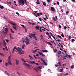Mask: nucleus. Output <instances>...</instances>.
Wrapping results in <instances>:
<instances>
[{"mask_svg":"<svg viewBox=\"0 0 76 76\" xmlns=\"http://www.w3.org/2000/svg\"><path fill=\"white\" fill-rule=\"evenodd\" d=\"M14 49H13V51H12L13 53H14V51H16V50H15V49L16 50H17V51L19 52L20 54H22V52H21V49H20V48H16L15 47H14Z\"/></svg>","mask_w":76,"mask_h":76,"instance_id":"obj_1","label":"nucleus"},{"mask_svg":"<svg viewBox=\"0 0 76 76\" xmlns=\"http://www.w3.org/2000/svg\"><path fill=\"white\" fill-rule=\"evenodd\" d=\"M18 4L19 5L22 6L25 4V2L24 0H18Z\"/></svg>","mask_w":76,"mask_h":76,"instance_id":"obj_2","label":"nucleus"},{"mask_svg":"<svg viewBox=\"0 0 76 76\" xmlns=\"http://www.w3.org/2000/svg\"><path fill=\"white\" fill-rule=\"evenodd\" d=\"M30 35L31 36V37H33L34 39L35 40H37L38 39H37V37H36L35 36V34H30Z\"/></svg>","mask_w":76,"mask_h":76,"instance_id":"obj_3","label":"nucleus"},{"mask_svg":"<svg viewBox=\"0 0 76 76\" xmlns=\"http://www.w3.org/2000/svg\"><path fill=\"white\" fill-rule=\"evenodd\" d=\"M5 32H4V31H3L2 33H3L4 32V34H7V32H8V28H5Z\"/></svg>","mask_w":76,"mask_h":76,"instance_id":"obj_4","label":"nucleus"},{"mask_svg":"<svg viewBox=\"0 0 76 76\" xmlns=\"http://www.w3.org/2000/svg\"><path fill=\"white\" fill-rule=\"evenodd\" d=\"M15 61H16V62L15 63L16 65H18V64H19V60H18L16 59H15Z\"/></svg>","mask_w":76,"mask_h":76,"instance_id":"obj_5","label":"nucleus"},{"mask_svg":"<svg viewBox=\"0 0 76 76\" xmlns=\"http://www.w3.org/2000/svg\"><path fill=\"white\" fill-rule=\"evenodd\" d=\"M39 54H40V56H42L43 57H45V55L43 54V53H42L39 52L38 53Z\"/></svg>","mask_w":76,"mask_h":76,"instance_id":"obj_6","label":"nucleus"},{"mask_svg":"<svg viewBox=\"0 0 76 76\" xmlns=\"http://www.w3.org/2000/svg\"><path fill=\"white\" fill-rule=\"evenodd\" d=\"M23 64L24 66H28V67H30V65L26 63H24Z\"/></svg>","mask_w":76,"mask_h":76,"instance_id":"obj_7","label":"nucleus"},{"mask_svg":"<svg viewBox=\"0 0 76 76\" xmlns=\"http://www.w3.org/2000/svg\"><path fill=\"white\" fill-rule=\"evenodd\" d=\"M50 42H51V43H52V44H55L56 46L57 45H56V43H55V42H54V40H53V41H50Z\"/></svg>","mask_w":76,"mask_h":76,"instance_id":"obj_8","label":"nucleus"},{"mask_svg":"<svg viewBox=\"0 0 76 76\" xmlns=\"http://www.w3.org/2000/svg\"><path fill=\"white\" fill-rule=\"evenodd\" d=\"M51 10L53 12H54V11H55V9L53 7H51Z\"/></svg>","mask_w":76,"mask_h":76,"instance_id":"obj_9","label":"nucleus"},{"mask_svg":"<svg viewBox=\"0 0 76 76\" xmlns=\"http://www.w3.org/2000/svg\"><path fill=\"white\" fill-rule=\"evenodd\" d=\"M8 62L9 64H10V65H12V63H11V61H10V60H8Z\"/></svg>","mask_w":76,"mask_h":76,"instance_id":"obj_10","label":"nucleus"},{"mask_svg":"<svg viewBox=\"0 0 76 76\" xmlns=\"http://www.w3.org/2000/svg\"><path fill=\"white\" fill-rule=\"evenodd\" d=\"M35 28L36 30H39V28L38 26H36Z\"/></svg>","mask_w":76,"mask_h":76,"instance_id":"obj_11","label":"nucleus"},{"mask_svg":"<svg viewBox=\"0 0 76 76\" xmlns=\"http://www.w3.org/2000/svg\"><path fill=\"white\" fill-rule=\"evenodd\" d=\"M3 42L4 43L3 45H4V47H6V42H5V41H4Z\"/></svg>","mask_w":76,"mask_h":76,"instance_id":"obj_12","label":"nucleus"},{"mask_svg":"<svg viewBox=\"0 0 76 76\" xmlns=\"http://www.w3.org/2000/svg\"><path fill=\"white\" fill-rule=\"evenodd\" d=\"M21 60L23 61V62H24V63H26V61H25L23 58H21Z\"/></svg>","mask_w":76,"mask_h":76,"instance_id":"obj_13","label":"nucleus"},{"mask_svg":"<svg viewBox=\"0 0 76 76\" xmlns=\"http://www.w3.org/2000/svg\"><path fill=\"white\" fill-rule=\"evenodd\" d=\"M46 42L47 43V44H49V45H52V44H51V43L48 42Z\"/></svg>","mask_w":76,"mask_h":76,"instance_id":"obj_14","label":"nucleus"},{"mask_svg":"<svg viewBox=\"0 0 76 76\" xmlns=\"http://www.w3.org/2000/svg\"><path fill=\"white\" fill-rule=\"evenodd\" d=\"M53 51L54 53H57V49H53Z\"/></svg>","mask_w":76,"mask_h":76,"instance_id":"obj_15","label":"nucleus"},{"mask_svg":"<svg viewBox=\"0 0 76 76\" xmlns=\"http://www.w3.org/2000/svg\"><path fill=\"white\" fill-rule=\"evenodd\" d=\"M41 69H42L41 68V67L40 66H39L37 68V69L38 70V69H39L40 70H41Z\"/></svg>","mask_w":76,"mask_h":76,"instance_id":"obj_16","label":"nucleus"},{"mask_svg":"<svg viewBox=\"0 0 76 76\" xmlns=\"http://www.w3.org/2000/svg\"><path fill=\"white\" fill-rule=\"evenodd\" d=\"M0 55L1 56L3 57H4V54H3V53H0Z\"/></svg>","mask_w":76,"mask_h":76,"instance_id":"obj_17","label":"nucleus"},{"mask_svg":"<svg viewBox=\"0 0 76 76\" xmlns=\"http://www.w3.org/2000/svg\"><path fill=\"white\" fill-rule=\"evenodd\" d=\"M26 44H27V45H28V44H30L29 43V41H26Z\"/></svg>","mask_w":76,"mask_h":76,"instance_id":"obj_18","label":"nucleus"},{"mask_svg":"<svg viewBox=\"0 0 76 76\" xmlns=\"http://www.w3.org/2000/svg\"><path fill=\"white\" fill-rule=\"evenodd\" d=\"M37 50H39V49H37L36 50H35L33 52V53H35L36 52V51H37Z\"/></svg>","mask_w":76,"mask_h":76,"instance_id":"obj_19","label":"nucleus"},{"mask_svg":"<svg viewBox=\"0 0 76 76\" xmlns=\"http://www.w3.org/2000/svg\"><path fill=\"white\" fill-rule=\"evenodd\" d=\"M42 3H43V5H44L45 6H46V3H45V2H44L42 1Z\"/></svg>","mask_w":76,"mask_h":76,"instance_id":"obj_20","label":"nucleus"},{"mask_svg":"<svg viewBox=\"0 0 76 76\" xmlns=\"http://www.w3.org/2000/svg\"><path fill=\"white\" fill-rule=\"evenodd\" d=\"M39 0H37V2H36V3L37 4H40V3H39Z\"/></svg>","mask_w":76,"mask_h":76,"instance_id":"obj_21","label":"nucleus"},{"mask_svg":"<svg viewBox=\"0 0 76 76\" xmlns=\"http://www.w3.org/2000/svg\"><path fill=\"white\" fill-rule=\"evenodd\" d=\"M3 8H4V7L1 5H0V9H3Z\"/></svg>","mask_w":76,"mask_h":76,"instance_id":"obj_22","label":"nucleus"},{"mask_svg":"<svg viewBox=\"0 0 76 76\" xmlns=\"http://www.w3.org/2000/svg\"><path fill=\"white\" fill-rule=\"evenodd\" d=\"M42 51L43 52H45V53H47V52H48V51L47 50H42Z\"/></svg>","mask_w":76,"mask_h":76,"instance_id":"obj_23","label":"nucleus"},{"mask_svg":"<svg viewBox=\"0 0 76 76\" xmlns=\"http://www.w3.org/2000/svg\"><path fill=\"white\" fill-rule=\"evenodd\" d=\"M30 62L31 63V64H35V62L33 61V62L32 61H30Z\"/></svg>","mask_w":76,"mask_h":76,"instance_id":"obj_24","label":"nucleus"},{"mask_svg":"<svg viewBox=\"0 0 76 76\" xmlns=\"http://www.w3.org/2000/svg\"><path fill=\"white\" fill-rule=\"evenodd\" d=\"M41 60L43 63H45V60H43V58H41Z\"/></svg>","mask_w":76,"mask_h":76,"instance_id":"obj_25","label":"nucleus"},{"mask_svg":"<svg viewBox=\"0 0 76 76\" xmlns=\"http://www.w3.org/2000/svg\"><path fill=\"white\" fill-rule=\"evenodd\" d=\"M10 56H9L8 57V60H10V58H10Z\"/></svg>","mask_w":76,"mask_h":76,"instance_id":"obj_26","label":"nucleus"},{"mask_svg":"<svg viewBox=\"0 0 76 76\" xmlns=\"http://www.w3.org/2000/svg\"><path fill=\"white\" fill-rule=\"evenodd\" d=\"M59 44H60V45H61V47H62V48H63V49H64V48H63V45H62L60 43H59Z\"/></svg>","mask_w":76,"mask_h":76,"instance_id":"obj_27","label":"nucleus"},{"mask_svg":"<svg viewBox=\"0 0 76 76\" xmlns=\"http://www.w3.org/2000/svg\"><path fill=\"white\" fill-rule=\"evenodd\" d=\"M57 37H58L59 38H60V39H62L61 37V36H60L58 35L57 36Z\"/></svg>","mask_w":76,"mask_h":76,"instance_id":"obj_28","label":"nucleus"},{"mask_svg":"<svg viewBox=\"0 0 76 76\" xmlns=\"http://www.w3.org/2000/svg\"><path fill=\"white\" fill-rule=\"evenodd\" d=\"M58 54H59H59H61V51H59L58 52Z\"/></svg>","mask_w":76,"mask_h":76,"instance_id":"obj_29","label":"nucleus"},{"mask_svg":"<svg viewBox=\"0 0 76 76\" xmlns=\"http://www.w3.org/2000/svg\"><path fill=\"white\" fill-rule=\"evenodd\" d=\"M21 26L23 28H25V27L24 26V25H21Z\"/></svg>","mask_w":76,"mask_h":76,"instance_id":"obj_30","label":"nucleus"},{"mask_svg":"<svg viewBox=\"0 0 76 76\" xmlns=\"http://www.w3.org/2000/svg\"><path fill=\"white\" fill-rule=\"evenodd\" d=\"M64 69H60V72H63V71Z\"/></svg>","mask_w":76,"mask_h":76,"instance_id":"obj_31","label":"nucleus"},{"mask_svg":"<svg viewBox=\"0 0 76 76\" xmlns=\"http://www.w3.org/2000/svg\"><path fill=\"white\" fill-rule=\"evenodd\" d=\"M12 28H14V29H15L16 31L17 30V29H16V27L13 26Z\"/></svg>","mask_w":76,"mask_h":76,"instance_id":"obj_32","label":"nucleus"},{"mask_svg":"<svg viewBox=\"0 0 76 76\" xmlns=\"http://www.w3.org/2000/svg\"><path fill=\"white\" fill-rule=\"evenodd\" d=\"M25 29V32H27V29H26V27H25V28H24Z\"/></svg>","mask_w":76,"mask_h":76,"instance_id":"obj_33","label":"nucleus"},{"mask_svg":"<svg viewBox=\"0 0 76 76\" xmlns=\"http://www.w3.org/2000/svg\"><path fill=\"white\" fill-rule=\"evenodd\" d=\"M34 15H35V16H36V17H38V16H37V14H36L35 13H33Z\"/></svg>","mask_w":76,"mask_h":76,"instance_id":"obj_34","label":"nucleus"},{"mask_svg":"<svg viewBox=\"0 0 76 76\" xmlns=\"http://www.w3.org/2000/svg\"><path fill=\"white\" fill-rule=\"evenodd\" d=\"M71 38V36L70 35H69V40H70V39Z\"/></svg>","mask_w":76,"mask_h":76,"instance_id":"obj_35","label":"nucleus"},{"mask_svg":"<svg viewBox=\"0 0 76 76\" xmlns=\"http://www.w3.org/2000/svg\"><path fill=\"white\" fill-rule=\"evenodd\" d=\"M67 57H69V58H71V56L69 55H67Z\"/></svg>","mask_w":76,"mask_h":76,"instance_id":"obj_36","label":"nucleus"},{"mask_svg":"<svg viewBox=\"0 0 76 76\" xmlns=\"http://www.w3.org/2000/svg\"><path fill=\"white\" fill-rule=\"evenodd\" d=\"M26 41H29V39H28V38L27 37H26Z\"/></svg>","mask_w":76,"mask_h":76,"instance_id":"obj_37","label":"nucleus"},{"mask_svg":"<svg viewBox=\"0 0 76 76\" xmlns=\"http://www.w3.org/2000/svg\"><path fill=\"white\" fill-rule=\"evenodd\" d=\"M28 37H29L31 39L32 38V39H33V38L32 37H31V36L30 35H29L28 36Z\"/></svg>","mask_w":76,"mask_h":76,"instance_id":"obj_38","label":"nucleus"},{"mask_svg":"<svg viewBox=\"0 0 76 76\" xmlns=\"http://www.w3.org/2000/svg\"><path fill=\"white\" fill-rule=\"evenodd\" d=\"M7 48V46H6L5 48H4L3 49V50H5V49H6V48Z\"/></svg>","mask_w":76,"mask_h":76,"instance_id":"obj_39","label":"nucleus"},{"mask_svg":"<svg viewBox=\"0 0 76 76\" xmlns=\"http://www.w3.org/2000/svg\"><path fill=\"white\" fill-rule=\"evenodd\" d=\"M74 65H72L71 66V69H73V68H74Z\"/></svg>","mask_w":76,"mask_h":76,"instance_id":"obj_40","label":"nucleus"},{"mask_svg":"<svg viewBox=\"0 0 76 76\" xmlns=\"http://www.w3.org/2000/svg\"><path fill=\"white\" fill-rule=\"evenodd\" d=\"M5 65L7 67L8 65H9V64L7 63H5Z\"/></svg>","mask_w":76,"mask_h":76,"instance_id":"obj_41","label":"nucleus"},{"mask_svg":"<svg viewBox=\"0 0 76 76\" xmlns=\"http://www.w3.org/2000/svg\"><path fill=\"white\" fill-rule=\"evenodd\" d=\"M40 37H41V39H43V36H42V35H41L40 36Z\"/></svg>","mask_w":76,"mask_h":76,"instance_id":"obj_42","label":"nucleus"},{"mask_svg":"<svg viewBox=\"0 0 76 76\" xmlns=\"http://www.w3.org/2000/svg\"><path fill=\"white\" fill-rule=\"evenodd\" d=\"M61 36L63 38H64V34H61Z\"/></svg>","mask_w":76,"mask_h":76,"instance_id":"obj_43","label":"nucleus"},{"mask_svg":"<svg viewBox=\"0 0 76 76\" xmlns=\"http://www.w3.org/2000/svg\"><path fill=\"white\" fill-rule=\"evenodd\" d=\"M29 57H30V58L31 59H32V56H31L30 55L29 56Z\"/></svg>","mask_w":76,"mask_h":76,"instance_id":"obj_44","label":"nucleus"},{"mask_svg":"<svg viewBox=\"0 0 76 76\" xmlns=\"http://www.w3.org/2000/svg\"><path fill=\"white\" fill-rule=\"evenodd\" d=\"M75 41V39H72V42H73V41Z\"/></svg>","mask_w":76,"mask_h":76,"instance_id":"obj_45","label":"nucleus"},{"mask_svg":"<svg viewBox=\"0 0 76 76\" xmlns=\"http://www.w3.org/2000/svg\"><path fill=\"white\" fill-rule=\"evenodd\" d=\"M11 31L12 33H14V31H13V30H12V29H11Z\"/></svg>","mask_w":76,"mask_h":76,"instance_id":"obj_46","label":"nucleus"},{"mask_svg":"<svg viewBox=\"0 0 76 76\" xmlns=\"http://www.w3.org/2000/svg\"><path fill=\"white\" fill-rule=\"evenodd\" d=\"M52 37H53V38H54V39H55L56 40V37H54V36H52Z\"/></svg>","mask_w":76,"mask_h":76,"instance_id":"obj_47","label":"nucleus"},{"mask_svg":"<svg viewBox=\"0 0 76 76\" xmlns=\"http://www.w3.org/2000/svg\"><path fill=\"white\" fill-rule=\"evenodd\" d=\"M49 23H50V24H51L52 25H53V23L50 22Z\"/></svg>","mask_w":76,"mask_h":76,"instance_id":"obj_48","label":"nucleus"},{"mask_svg":"<svg viewBox=\"0 0 76 76\" xmlns=\"http://www.w3.org/2000/svg\"><path fill=\"white\" fill-rule=\"evenodd\" d=\"M46 34H47L48 36V35H49V34H49V33H48V32H46Z\"/></svg>","mask_w":76,"mask_h":76,"instance_id":"obj_49","label":"nucleus"},{"mask_svg":"<svg viewBox=\"0 0 76 76\" xmlns=\"http://www.w3.org/2000/svg\"><path fill=\"white\" fill-rule=\"evenodd\" d=\"M53 20H54L55 21H56V18H55L54 17H53Z\"/></svg>","mask_w":76,"mask_h":76,"instance_id":"obj_50","label":"nucleus"},{"mask_svg":"<svg viewBox=\"0 0 76 76\" xmlns=\"http://www.w3.org/2000/svg\"><path fill=\"white\" fill-rule=\"evenodd\" d=\"M43 20V22H45V23H46V24L47 25H48V24H47V23L46 22H45V21L43 20Z\"/></svg>","mask_w":76,"mask_h":76,"instance_id":"obj_51","label":"nucleus"},{"mask_svg":"<svg viewBox=\"0 0 76 76\" xmlns=\"http://www.w3.org/2000/svg\"><path fill=\"white\" fill-rule=\"evenodd\" d=\"M16 14H17V15H18V16H19V13L17 12H16Z\"/></svg>","mask_w":76,"mask_h":76,"instance_id":"obj_52","label":"nucleus"},{"mask_svg":"<svg viewBox=\"0 0 76 76\" xmlns=\"http://www.w3.org/2000/svg\"><path fill=\"white\" fill-rule=\"evenodd\" d=\"M59 50H61V51H63V49L61 48H60Z\"/></svg>","mask_w":76,"mask_h":76,"instance_id":"obj_53","label":"nucleus"},{"mask_svg":"<svg viewBox=\"0 0 76 76\" xmlns=\"http://www.w3.org/2000/svg\"><path fill=\"white\" fill-rule=\"evenodd\" d=\"M50 34L51 36H53V34H52V33H51V32H50Z\"/></svg>","mask_w":76,"mask_h":76,"instance_id":"obj_54","label":"nucleus"},{"mask_svg":"<svg viewBox=\"0 0 76 76\" xmlns=\"http://www.w3.org/2000/svg\"><path fill=\"white\" fill-rule=\"evenodd\" d=\"M10 38H11V39H14V38H13L12 37V36H10Z\"/></svg>","mask_w":76,"mask_h":76,"instance_id":"obj_55","label":"nucleus"},{"mask_svg":"<svg viewBox=\"0 0 76 76\" xmlns=\"http://www.w3.org/2000/svg\"><path fill=\"white\" fill-rule=\"evenodd\" d=\"M44 29H46L47 31H49V30H48V29H47L45 28H44Z\"/></svg>","mask_w":76,"mask_h":76,"instance_id":"obj_56","label":"nucleus"},{"mask_svg":"<svg viewBox=\"0 0 76 76\" xmlns=\"http://www.w3.org/2000/svg\"><path fill=\"white\" fill-rule=\"evenodd\" d=\"M47 1L48 3H50V0H47Z\"/></svg>","mask_w":76,"mask_h":76,"instance_id":"obj_57","label":"nucleus"},{"mask_svg":"<svg viewBox=\"0 0 76 76\" xmlns=\"http://www.w3.org/2000/svg\"><path fill=\"white\" fill-rule=\"evenodd\" d=\"M64 28L65 29H67V27H66V26H64Z\"/></svg>","mask_w":76,"mask_h":76,"instance_id":"obj_58","label":"nucleus"},{"mask_svg":"<svg viewBox=\"0 0 76 76\" xmlns=\"http://www.w3.org/2000/svg\"><path fill=\"white\" fill-rule=\"evenodd\" d=\"M58 64H59V65H61V62H58Z\"/></svg>","mask_w":76,"mask_h":76,"instance_id":"obj_59","label":"nucleus"},{"mask_svg":"<svg viewBox=\"0 0 76 76\" xmlns=\"http://www.w3.org/2000/svg\"><path fill=\"white\" fill-rule=\"evenodd\" d=\"M65 75H69V74L68 73H66V74H65Z\"/></svg>","mask_w":76,"mask_h":76,"instance_id":"obj_60","label":"nucleus"},{"mask_svg":"<svg viewBox=\"0 0 76 76\" xmlns=\"http://www.w3.org/2000/svg\"><path fill=\"white\" fill-rule=\"evenodd\" d=\"M22 46H23V47H26L25 44H23L22 45Z\"/></svg>","mask_w":76,"mask_h":76,"instance_id":"obj_61","label":"nucleus"},{"mask_svg":"<svg viewBox=\"0 0 76 76\" xmlns=\"http://www.w3.org/2000/svg\"><path fill=\"white\" fill-rule=\"evenodd\" d=\"M58 65H55V66L56 67H58Z\"/></svg>","mask_w":76,"mask_h":76,"instance_id":"obj_62","label":"nucleus"},{"mask_svg":"<svg viewBox=\"0 0 76 76\" xmlns=\"http://www.w3.org/2000/svg\"><path fill=\"white\" fill-rule=\"evenodd\" d=\"M6 41L7 42H9V40L8 39L6 40Z\"/></svg>","mask_w":76,"mask_h":76,"instance_id":"obj_63","label":"nucleus"},{"mask_svg":"<svg viewBox=\"0 0 76 76\" xmlns=\"http://www.w3.org/2000/svg\"><path fill=\"white\" fill-rule=\"evenodd\" d=\"M13 26H16V24L15 23H13Z\"/></svg>","mask_w":76,"mask_h":76,"instance_id":"obj_64","label":"nucleus"}]
</instances>
